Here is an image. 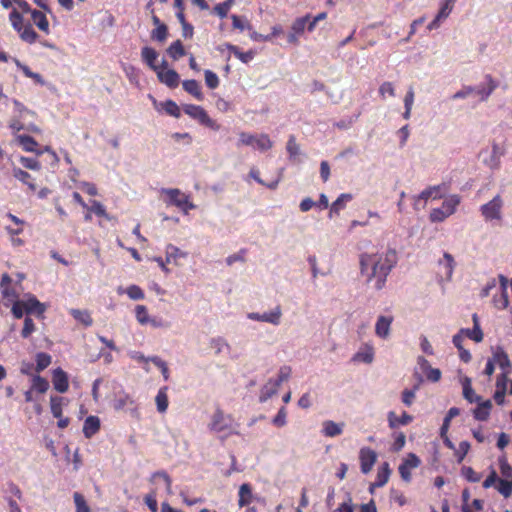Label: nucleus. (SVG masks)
Here are the masks:
<instances>
[{
    "instance_id": "f8f14e48",
    "label": "nucleus",
    "mask_w": 512,
    "mask_h": 512,
    "mask_svg": "<svg viewBox=\"0 0 512 512\" xmlns=\"http://www.w3.org/2000/svg\"><path fill=\"white\" fill-rule=\"evenodd\" d=\"M455 261L453 256L445 252L443 255V259L439 260V275L446 280H450L454 271Z\"/></svg>"
},
{
    "instance_id": "864d4df0",
    "label": "nucleus",
    "mask_w": 512,
    "mask_h": 512,
    "mask_svg": "<svg viewBox=\"0 0 512 512\" xmlns=\"http://www.w3.org/2000/svg\"><path fill=\"white\" fill-rule=\"evenodd\" d=\"M135 316H136L137 321L142 325L147 324L150 321V318L148 315V310H147L146 306H144V305L136 306Z\"/></svg>"
},
{
    "instance_id": "052dcab7",
    "label": "nucleus",
    "mask_w": 512,
    "mask_h": 512,
    "mask_svg": "<svg viewBox=\"0 0 512 512\" xmlns=\"http://www.w3.org/2000/svg\"><path fill=\"white\" fill-rule=\"evenodd\" d=\"M156 497H157V495H156V491L155 490H152L150 493H148L144 497V501H145L146 505L148 506V508L150 509L151 512H157L158 511V503H157Z\"/></svg>"
},
{
    "instance_id": "c9c22d12",
    "label": "nucleus",
    "mask_w": 512,
    "mask_h": 512,
    "mask_svg": "<svg viewBox=\"0 0 512 512\" xmlns=\"http://www.w3.org/2000/svg\"><path fill=\"white\" fill-rule=\"evenodd\" d=\"M168 55L174 59L178 60L179 58L185 55V49L180 40H176L167 49Z\"/></svg>"
},
{
    "instance_id": "72a5a7b5",
    "label": "nucleus",
    "mask_w": 512,
    "mask_h": 512,
    "mask_svg": "<svg viewBox=\"0 0 512 512\" xmlns=\"http://www.w3.org/2000/svg\"><path fill=\"white\" fill-rule=\"evenodd\" d=\"M474 327L473 329H466L464 333L467 337L474 340L475 342H481L483 340V332L478 323V317L476 314L473 315Z\"/></svg>"
},
{
    "instance_id": "bf43d9fd",
    "label": "nucleus",
    "mask_w": 512,
    "mask_h": 512,
    "mask_svg": "<svg viewBox=\"0 0 512 512\" xmlns=\"http://www.w3.org/2000/svg\"><path fill=\"white\" fill-rule=\"evenodd\" d=\"M126 293L132 300H142L145 297L143 290L138 285H130Z\"/></svg>"
},
{
    "instance_id": "f704fd0d",
    "label": "nucleus",
    "mask_w": 512,
    "mask_h": 512,
    "mask_svg": "<svg viewBox=\"0 0 512 512\" xmlns=\"http://www.w3.org/2000/svg\"><path fill=\"white\" fill-rule=\"evenodd\" d=\"M250 177H252L256 182H258L260 185L266 186L267 188L274 190L277 188L280 180L281 175H279L274 181L270 183H266L264 180L260 178V172L257 168H252L249 172Z\"/></svg>"
},
{
    "instance_id": "f257e3e1",
    "label": "nucleus",
    "mask_w": 512,
    "mask_h": 512,
    "mask_svg": "<svg viewBox=\"0 0 512 512\" xmlns=\"http://www.w3.org/2000/svg\"><path fill=\"white\" fill-rule=\"evenodd\" d=\"M397 262L395 250H387L384 254H363L360 258L361 272L366 273L371 268L368 279H376L375 287L380 290L383 288L386 278Z\"/></svg>"
},
{
    "instance_id": "bb28decb",
    "label": "nucleus",
    "mask_w": 512,
    "mask_h": 512,
    "mask_svg": "<svg viewBox=\"0 0 512 512\" xmlns=\"http://www.w3.org/2000/svg\"><path fill=\"white\" fill-rule=\"evenodd\" d=\"M239 499L238 504L240 507L249 505L252 502L253 494L250 484L244 483L239 488Z\"/></svg>"
},
{
    "instance_id": "a18cd8bd",
    "label": "nucleus",
    "mask_w": 512,
    "mask_h": 512,
    "mask_svg": "<svg viewBox=\"0 0 512 512\" xmlns=\"http://www.w3.org/2000/svg\"><path fill=\"white\" fill-rule=\"evenodd\" d=\"M493 304L499 310L506 309L509 304V297L507 291H500L499 295L493 296Z\"/></svg>"
},
{
    "instance_id": "a211bd4d",
    "label": "nucleus",
    "mask_w": 512,
    "mask_h": 512,
    "mask_svg": "<svg viewBox=\"0 0 512 512\" xmlns=\"http://www.w3.org/2000/svg\"><path fill=\"white\" fill-rule=\"evenodd\" d=\"M26 308V314H35L40 318L44 317L46 310L45 305L37 300L36 297L31 296L27 300H23Z\"/></svg>"
},
{
    "instance_id": "4468645a",
    "label": "nucleus",
    "mask_w": 512,
    "mask_h": 512,
    "mask_svg": "<svg viewBox=\"0 0 512 512\" xmlns=\"http://www.w3.org/2000/svg\"><path fill=\"white\" fill-rule=\"evenodd\" d=\"M392 322V316H379L375 325V334L380 338L386 339L389 336Z\"/></svg>"
},
{
    "instance_id": "20e7f679",
    "label": "nucleus",
    "mask_w": 512,
    "mask_h": 512,
    "mask_svg": "<svg viewBox=\"0 0 512 512\" xmlns=\"http://www.w3.org/2000/svg\"><path fill=\"white\" fill-rule=\"evenodd\" d=\"M460 197L458 195H451L448 198H446L441 207L434 208L430 212V220L432 222H442L447 217L452 215L455 211L457 206L460 204Z\"/></svg>"
},
{
    "instance_id": "5fc2aeb1",
    "label": "nucleus",
    "mask_w": 512,
    "mask_h": 512,
    "mask_svg": "<svg viewBox=\"0 0 512 512\" xmlns=\"http://www.w3.org/2000/svg\"><path fill=\"white\" fill-rule=\"evenodd\" d=\"M309 18L310 16L309 15H306L304 17H300V18H297L293 24H292V31L295 33V34H301L304 32L306 26H307V23L309 21Z\"/></svg>"
},
{
    "instance_id": "09e8293b",
    "label": "nucleus",
    "mask_w": 512,
    "mask_h": 512,
    "mask_svg": "<svg viewBox=\"0 0 512 512\" xmlns=\"http://www.w3.org/2000/svg\"><path fill=\"white\" fill-rule=\"evenodd\" d=\"M168 37V28L166 24L159 25V27H156L151 32V38L158 42H164Z\"/></svg>"
},
{
    "instance_id": "2eb2a0df",
    "label": "nucleus",
    "mask_w": 512,
    "mask_h": 512,
    "mask_svg": "<svg viewBox=\"0 0 512 512\" xmlns=\"http://www.w3.org/2000/svg\"><path fill=\"white\" fill-rule=\"evenodd\" d=\"M388 425L391 429H396L399 426H405L413 421V417L407 412H403L401 416H397L394 411H390L387 415Z\"/></svg>"
},
{
    "instance_id": "4d7b16f0",
    "label": "nucleus",
    "mask_w": 512,
    "mask_h": 512,
    "mask_svg": "<svg viewBox=\"0 0 512 512\" xmlns=\"http://www.w3.org/2000/svg\"><path fill=\"white\" fill-rule=\"evenodd\" d=\"M20 163L26 169L35 170V171H38V170L41 169V165H40L39 161L36 158L21 157L20 158Z\"/></svg>"
},
{
    "instance_id": "8fccbe9b",
    "label": "nucleus",
    "mask_w": 512,
    "mask_h": 512,
    "mask_svg": "<svg viewBox=\"0 0 512 512\" xmlns=\"http://www.w3.org/2000/svg\"><path fill=\"white\" fill-rule=\"evenodd\" d=\"M234 3V0H226L222 3H218L215 7H214V12L220 17V18H225L231 8V6L233 5Z\"/></svg>"
},
{
    "instance_id": "680f3d73",
    "label": "nucleus",
    "mask_w": 512,
    "mask_h": 512,
    "mask_svg": "<svg viewBox=\"0 0 512 512\" xmlns=\"http://www.w3.org/2000/svg\"><path fill=\"white\" fill-rule=\"evenodd\" d=\"M35 331V324L29 316H26L24 319V326L21 331V336L23 338H28Z\"/></svg>"
},
{
    "instance_id": "39448f33",
    "label": "nucleus",
    "mask_w": 512,
    "mask_h": 512,
    "mask_svg": "<svg viewBox=\"0 0 512 512\" xmlns=\"http://www.w3.org/2000/svg\"><path fill=\"white\" fill-rule=\"evenodd\" d=\"M183 111L191 118L197 120L201 125H204L212 130H219L220 126L213 119L209 117L205 109L201 106L194 104H186L183 106Z\"/></svg>"
},
{
    "instance_id": "0eeeda50",
    "label": "nucleus",
    "mask_w": 512,
    "mask_h": 512,
    "mask_svg": "<svg viewBox=\"0 0 512 512\" xmlns=\"http://www.w3.org/2000/svg\"><path fill=\"white\" fill-rule=\"evenodd\" d=\"M503 201L499 195H496L491 201L481 206L480 211L486 221L501 219V209Z\"/></svg>"
},
{
    "instance_id": "c85d7f7f",
    "label": "nucleus",
    "mask_w": 512,
    "mask_h": 512,
    "mask_svg": "<svg viewBox=\"0 0 512 512\" xmlns=\"http://www.w3.org/2000/svg\"><path fill=\"white\" fill-rule=\"evenodd\" d=\"M390 473L391 470L389 468V464L387 462H384L377 471L376 480L375 482H373V486H384L389 480Z\"/></svg>"
},
{
    "instance_id": "412c9836",
    "label": "nucleus",
    "mask_w": 512,
    "mask_h": 512,
    "mask_svg": "<svg viewBox=\"0 0 512 512\" xmlns=\"http://www.w3.org/2000/svg\"><path fill=\"white\" fill-rule=\"evenodd\" d=\"M279 387L280 385L274 379L268 380L267 383L261 388L259 401L262 403L266 402L277 393Z\"/></svg>"
},
{
    "instance_id": "5701e85b",
    "label": "nucleus",
    "mask_w": 512,
    "mask_h": 512,
    "mask_svg": "<svg viewBox=\"0 0 512 512\" xmlns=\"http://www.w3.org/2000/svg\"><path fill=\"white\" fill-rule=\"evenodd\" d=\"M491 409V400H486L479 403L473 411L474 418L478 421H486L489 418Z\"/></svg>"
},
{
    "instance_id": "c756f323",
    "label": "nucleus",
    "mask_w": 512,
    "mask_h": 512,
    "mask_svg": "<svg viewBox=\"0 0 512 512\" xmlns=\"http://www.w3.org/2000/svg\"><path fill=\"white\" fill-rule=\"evenodd\" d=\"M19 144L22 148L27 152H36L37 154H42L43 151L36 150L38 143L35 139L29 135H20L18 136Z\"/></svg>"
},
{
    "instance_id": "774afa93",
    "label": "nucleus",
    "mask_w": 512,
    "mask_h": 512,
    "mask_svg": "<svg viewBox=\"0 0 512 512\" xmlns=\"http://www.w3.org/2000/svg\"><path fill=\"white\" fill-rule=\"evenodd\" d=\"M286 149L291 157H295L299 154V145L296 143V138L294 135L289 137Z\"/></svg>"
},
{
    "instance_id": "79ce46f5",
    "label": "nucleus",
    "mask_w": 512,
    "mask_h": 512,
    "mask_svg": "<svg viewBox=\"0 0 512 512\" xmlns=\"http://www.w3.org/2000/svg\"><path fill=\"white\" fill-rule=\"evenodd\" d=\"M90 212L95 213L99 217H103L107 220H111L112 217L106 212L104 205L96 200L91 202V206L87 208Z\"/></svg>"
},
{
    "instance_id": "7c9ffc66",
    "label": "nucleus",
    "mask_w": 512,
    "mask_h": 512,
    "mask_svg": "<svg viewBox=\"0 0 512 512\" xmlns=\"http://www.w3.org/2000/svg\"><path fill=\"white\" fill-rule=\"evenodd\" d=\"M13 176L17 180H19L22 183L26 184L32 190L36 189V185L34 183V179L32 178V176L28 172H26V171H24V170H22L20 168H14L13 169Z\"/></svg>"
},
{
    "instance_id": "7ed1b4c3",
    "label": "nucleus",
    "mask_w": 512,
    "mask_h": 512,
    "mask_svg": "<svg viewBox=\"0 0 512 512\" xmlns=\"http://www.w3.org/2000/svg\"><path fill=\"white\" fill-rule=\"evenodd\" d=\"M9 21L22 41L29 44H34L37 41L38 34L33 29L32 25L29 22L24 23L23 16L15 8L9 14Z\"/></svg>"
},
{
    "instance_id": "de8ad7c7",
    "label": "nucleus",
    "mask_w": 512,
    "mask_h": 512,
    "mask_svg": "<svg viewBox=\"0 0 512 512\" xmlns=\"http://www.w3.org/2000/svg\"><path fill=\"white\" fill-rule=\"evenodd\" d=\"M73 499L76 506V512H91L89 505L81 493L75 492L73 494Z\"/></svg>"
},
{
    "instance_id": "e2e57ef3",
    "label": "nucleus",
    "mask_w": 512,
    "mask_h": 512,
    "mask_svg": "<svg viewBox=\"0 0 512 512\" xmlns=\"http://www.w3.org/2000/svg\"><path fill=\"white\" fill-rule=\"evenodd\" d=\"M374 358V352L372 348H368L365 351L357 352L354 356V360L362 361L364 363H371Z\"/></svg>"
},
{
    "instance_id": "423d86ee",
    "label": "nucleus",
    "mask_w": 512,
    "mask_h": 512,
    "mask_svg": "<svg viewBox=\"0 0 512 512\" xmlns=\"http://www.w3.org/2000/svg\"><path fill=\"white\" fill-rule=\"evenodd\" d=\"M168 196V203L175 205L185 213L195 208V205L189 200V196L182 193L177 188L165 189L163 191Z\"/></svg>"
},
{
    "instance_id": "393cba45",
    "label": "nucleus",
    "mask_w": 512,
    "mask_h": 512,
    "mask_svg": "<svg viewBox=\"0 0 512 512\" xmlns=\"http://www.w3.org/2000/svg\"><path fill=\"white\" fill-rule=\"evenodd\" d=\"M182 85H183V89L187 93H189L193 97H195L197 100L202 101L204 99V95L201 91V87H200V84L198 83V81H196L194 79L185 80V81H183Z\"/></svg>"
},
{
    "instance_id": "e433bc0d",
    "label": "nucleus",
    "mask_w": 512,
    "mask_h": 512,
    "mask_svg": "<svg viewBox=\"0 0 512 512\" xmlns=\"http://www.w3.org/2000/svg\"><path fill=\"white\" fill-rule=\"evenodd\" d=\"M32 390L38 393H45L49 389V382L40 375H35L32 378Z\"/></svg>"
},
{
    "instance_id": "473e14b6",
    "label": "nucleus",
    "mask_w": 512,
    "mask_h": 512,
    "mask_svg": "<svg viewBox=\"0 0 512 512\" xmlns=\"http://www.w3.org/2000/svg\"><path fill=\"white\" fill-rule=\"evenodd\" d=\"M462 385H463V396L468 402L473 403V402L480 401L481 398H480V396H477L475 394V392L471 386V380L468 377L464 378Z\"/></svg>"
},
{
    "instance_id": "b1692460",
    "label": "nucleus",
    "mask_w": 512,
    "mask_h": 512,
    "mask_svg": "<svg viewBox=\"0 0 512 512\" xmlns=\"http://www.w3.org/2000/svg\"><path fill=\"white\" fill-rule=\"evenodd\" d=\"M0 293L2 294L3 298H16L17 295L12 287V279L7 274L4 273L1 278L0 282Z\"/></svg>"
},
{
    "instance_id": "6e6d98bb",
    "label": "nucleus",
    "mask_w": 512,
    "mask_h": 512,
    "mask_svg": "<svg viewBox=\"0 0 512 512\" xmlns=\"http://www.w3.org/2000/svg\"><path fill=\"white\" fill-rule=\"evenodd\" d=\"M205 83L208 88L215 89L219 86V78L216 73L211 70H205Z\"/></svg>"
},
{
    "instance_id": "ddd939ff",
    "label": "nucleus",
    "mask_w": 512,
    "mask_h": 512,
    "mask_svg": "<svg viewBox=\"0 0 512 512\" xmlns=\"http://www.w3.org/2000/svg\"><path fill=\"white\" fill-rule=\"evenodd\" d=\"M156 74H157L158 80L161 83L165 84L167 87H169L171 89L178 87L179 82H180V76L174 69H171V70L159 69L156 72Z\"/></svg>"
},
{
    "instance_id": "9d476101",
    "label": "nucleus",
    "mask_w": 512,
    "mask_h": 512,
    "mask_svg": "<svg viewBox=\"0 0 512 512\" xmlns=\"http://www.w3.org/2000/svg\"><path fill=\"white\" fill-rule=\"evenodd\" d=\"M281 316H282V311H281L280 306L275 307V309L273 311L268 312V313L266 312L263 314H259V313L253 312V313L248 314V318L251 320L267 322V323H271L274 325H278L280 323Z\"/></svg>"
},
{
    "instance_id": "a19ab883",
    "label": "nucleus",
    "mask_w": 512,
    "mask_h": 512,
    "mask_svg": "<svg viewBox=\"0 0 512 512\" xmlns=\"http://www.w3.org/2000/svg\"><path fill=\"white\" fill-rule=\"evenodd\" d=\"M228 49L234 54L235 57H237L243 63H248L254 57V52L251 50L247 52H242L237 46L234 45H228Z\"/></svg>"
},
{
    "instance_id": "a878e982",
    "label": "nucleus",
    "mask_w": 512,
    "mask_h": 512,
    "mask_svg": "<svg viewBox=\"0 0 512 512\" xmlns=\"http://www.w3.org/2000/svg\"><path fill=\"white\" fill-rule=\"evenodd\" d=\"M447 190V187L445 185H438V186H431L427 189L423 190L419 198L423 200H428L429 198L437 199L441 198L443 195V192Z\"/></svg>"
},
{
    "instance_id": "cd10ccee",
    "label": "nucleus",
    "mask_w": 512,
    "mask_h": 512,
    "mask_svg": "<svg viewBox=\"0 0 512 512\" xmlns=\"http://www.w3.org/2000/svg\"><path fill=\"white\" fill-rule=\"evenodd\" d=\"M343 426H344L343 423L338 424V423H335L334 421L327 420V421L323 422L322 432L326 437H335L342 433Z\"/></svg>"
},
{
    "instance_id": "c03bdc74",
    "label": "nucleus",
    "mask_w": 512,
    "mask_h": 512,
    "mask_svg": "<svg viewBox=\"0 0 512 512\" xmlns=\"http://www.w3.org/2000/svg\"><path fill=\"white\" fill-rule=\"evenodd\" d=\"M72 316L86 327L91 326L93 323L91 315L87 311L74 309L71 311Z\"/></svg>"
},
{
    "instance_id": "0e129e2a",
    "label": "nucleus",
    "mask_w": 512,
    "mask_h": 512,
    "mask_svg": "<svg viewBox=\"0 0 512 512\" xmlns=\"http://www.w3.org/2000/svg\"><path fill=\"white\" fill-rule=\"evenodd\" d=\"M11 312L16 319H20L23 317L24 313H26V308L23 300H17L14 302Z\"/></svg>"
},
{
    "instance_id": "f3484780",
    "label": "nucleus",
    "mask_w": 512,
    "mask_h": 512,
    "mask_svg": "<svg viewBox=\"0 0 512 512\" xmlns=\"http://www.w3.org/2000/svg\"><path fill=\"white\" fill-rule=\"evenodd\" d=\"M485 80L487 82V88L485 87H477L474 88V92L480 97L481 101H486L490 95L494 92V90L498 87V82L493 79L490 74L485 75Z\"/></svg>"
},
{
    "instance_id": "49530a36",
    "label": "nucleus",
    "mask_w": 512,
    "mask_h": 512,
    "mask_svg": "<svg viewBox=\"0 0 512 512\" xmlns=\"http://www.w3.org/2000/svg\"><path fill=\"white\" fill-rule=\"evenodd\" d=\"M51 364V356L45 352L36 355V371L40 372Z\"/></svg>"
},
{
    "instance_id": "69168bd1",
    "label": "nucleus",
    "mask_w": 512,
    "mask_h": 512,
    "mask_svg": "<svg viewBox=\"0 0 512 512\" xmlns=\"http://www.w3.org/2000/svg\"><path fill=\"white\" fill-rule=\"evenodd\" d=\"M418 389V386H415L413 389H405L403 392H402V402L406 405V406H411L414 402V399H415V394H416V391Z\"/></svg>"
},
{
    "instance_id": "ea45409f",
    "label": "nucleus",
    "mask_w": 512,
    "mask_h": 512,
    "mask_svg": "<svg viewBox=\"0 0 512 512\" xmlns=\"http://www.w3.org/2000/svg\"><path fill=\"white\" fill-rule=\"evenodd\" d=\"M273 146L272 141L270 140L269 136L267 134H261L259 136H256V140L254 141L255 148L261 150V151H267L271 149Z\"/></svg>"
},
{
    "instance_id": "6e6552de",
    "label": "nucleus",
    "mask_w": 512,
    "mask_h": 512,
    "mask_svg": "<svg viewBox=\"0 0 512 512\" xmlns=\"http://www.w3.org/2000/svg\"><path fill=\"white\" fill-rule=\"evenodd\" d=\"M420 464L421 460L419 457L414 453H409L398 468L401 478L409 483L412 478L411 470L417 468Z\"/></svg>"
},
{
    "instance_id": "603ef678",
    "label": "nucleus",
    "mask_w": 512,
    "mask_h": 512,
    "mask_svg": "<svg viewBox=\"0 0 512 512\" xmlns=\"http://www.w3.org/2000/svg\"><path fill=\"white\" fill-rule=\"evenodd\" d=\"M500 472L505 479L512 477V466L508 463L506 456H501L498 459Z\"/></svg>"
},
{
    "instance_id": "f03ea898",
    "label": "nucleus",
    "mask_w": 512,
    "mask_h": 512,
    "mask_svg": "<svg viewBox=\"0 0 512 512\" xmlns=\"http://www.w3.org/2000/svg\"><path fill=\"white\" fill-rule=\"evenodd\" d=\"M208 428L211 432L221 434L223 439L237 434L238 424L235 422L231 414H225L224 411L217 407L211 417Z\"/></svg>"
},
{
    "instance_id": "6ab92c4d",
    "label": "nucleus",
    "mask_w": 512,
    "mask_h": 512,
    "mask_svg": "<svg viewBox=\"0 0 512 512\" xmlns=\"http://www.w3.org/2000/svg\"><path fill=\"white\" fill-rule=\"evenodd\" d=\"M100 430V419L97 416H88L83 424V434L91 438Z\"/></svg>"
},
{
    "instance_id": "338daca9",
    "label": "nucleus",
    "mask_w": 512,
    "mask_h": 512,
    "mask_svg": "<svg viewBox=\"0 0 512 512\" xmlns=\"http://www.w3.org/2000/svg\"><path fill=\"white\" fill-rule=\"evenodd\" d=\"M379 94L382 98H385L386 95L390 96V97H394L395 96V89H394V86L391 82H383L380 87H379Z\"/></svg>"
},
{
    "instance_id": "dca6fc26",
    "label": "nucleus",
    "mask_w": 512,
    "mask_h": 512,
    "mask_svg": "<svg viewBox=\"0 0 512 512\" xmlns=\"http://www.w3.org/2000/svg\"><path fill=\"white\" fill-rule=\"evenodd\" d=\"M158 56V52L152 47L145 46L141 50V58L143 62L146 63V65L154 72H157L160 69L156 64Z\"/></svg>"
},
{
    "instance_id": "1a4fd4ad",
    "label": "nucleus",
    "mask_w": 512,
    "mask_h": 512,
    "mask_svg": "<svg viewBox=\"0 0 512 512\" xmlns=\"http://www.w3.org/2000/svg\"><path fill=\"white\" fill-rule=\"evenodd\" d=\"M360 468L363 474H368L377 460L376 452L369 448L363 447L359 451Z\"/></svg>"
},
{
    "instance_id": "aec40b11",
    "label": "nucleus",
    "mask_w": 512,
    "mask_h": 512,
    "mask_svg": "<svg viewBox=\"0 0 512 512\" xmlns=\"http://www.w3.org/2000/svg\"><path fill=\"white\" fill-rule=\"evenodd\" d=\"M31 19L40 31L44 32L46 35L50 33L49 21L42 11L36 9L31 11Z\"/></svg>"
},
{
    "instance_id": "58836bf2",
    "label": "nucleus",
    "mask_w": 512,
    "mask_h": 512,
    "mask_svg": "<svg viewBox=\"0 0 512 512\" xmlns=\"http://www.w3.org/2000/svg\"><path fill=\"white\" fill-rule=\"evenodd\" d=\"M496 490L505 498H508L512 494V479H499L495 485Z\"/></svg>"
},
{
    "instance_id": "4be33fe9",
    "label": "nucleus",
    "mask_w": 512,
    "mask_h": 512,
    "mask_svg": "<svg viewBox=\"0 0 512 512\" xmlns=\"http://www.w3.org/2000/svg\"><path fill=\"white\" fill-rule=\"evenodd\" d=\"M491 360L494 361V364H498L503 372H509L511 363L507 353L501 347L496 349Z\"/></svg>"
},
{
    "instance_id": "2f4dec72",
    "label": "nucleus",
    "mask_w": 512,
    "mask_h": 512,
    "mask_svg": "<svg viewBox=\"0 0 512 512\" xmlns=\"http://www.w3.org/2000/svg\"><path fill=\"white\" fill-rule=\"evenodd\" d=\"M155 402L157 405V410L160 413L166 412V410L168 408V404H169L168 395H167V387H162L159 389V391L155 397Z\"/></svg>"
},
{
    "instance_id": "9b49d317",
    "label": "nucleus",
    "mask_w": 512,
    "mask_h": 512,
    "mask_svg": "<svg viewBox=\"0 0 512 512\" xmlns=\"http://www.w3.org/2000/svg\"><path fill=\"white\" fill-rule=\"evenodd\" d=\"M52 383H53L54 389L59 393H65L69 389L68 375L61 368H56L53 370Z\"/></svg>"
},
{
    "instance_id": "37998d69",
    "label": "nucleus",
    "mask_w": 512,
    "mask_h": 512,
    "mask_svg": "<svg viewBox=\"0 0 512 512\" xmlns=\"http://www.w3.org/2000/svg\"><path fill=\"white\" fill-rule=\"evenodd\" d=\"M50 404H51V413L55 418L62 417V405H63V398L59 396H51L50 398Z\"/></svg>"
},
{
    "instance_id": "13d9d810",
    "label": "nucleus",
    "mask_w": 512,
    "mask_h": 512,
    "mask_svg": "<svg viewBox=\"0 0 512 512\" xmlns=\"http://www.w3.org/2000/svg\"><path fill=\"white\" fill-rule=\"evenodd\" d=\"M469 449H470V443L467 441L460 442L458 449L455 448L454 451H455V456L457 457L458 463H461L464 460L465 456L469 452Z\"/></svg>"
},
{
    "instance_id": "3c124183",
    "label": "nucleus",
    "mask_w": 512,
    "mask_h": 512,
    "mask_svg": "<svg viewBox=\"0 0 512 512\" xmlns=\"http://www.w3.org/2000/svg\"><path fill=\"white\" fill-rule=\"evenodd\" d=\"M165 112L175 118H179L181 115L179 106L173 100H167L163 104Z\"/></svg>"
},
{
    "instance_id": "4c0bfd02",
    "label": "nucleus",
    "mask_w": 512,
    "mask_h": 512,
    "mask_svg": "<svg viewBox=\"0 0 512 512\" xmlns=\"http://www.w3.org/2000/svg\"><path fill=\"white\" fill-rule=\"evenodd\" d=\"M461 475L471 483H477L482 479V474L476 472L472 467L470 466H463L461 468Z\"/></svg>"
}]
</instances>
